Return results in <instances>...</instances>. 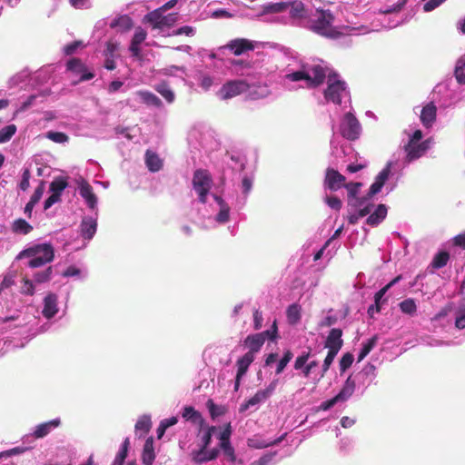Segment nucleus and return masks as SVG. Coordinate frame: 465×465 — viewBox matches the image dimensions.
I'll return each instance as SVG.
<instances>
[{
  "label": "nucleus",
  "mask_w": 465,
  "mask_h": 465,
  "mask_svg": "<svg viewBox=\"0 0 465 465\" xmlns=\"http://www.w3.org/2000/svg\"><path fill=\"white\" fill-rule=\"evenodd\" d=\"M326 77L325 100L335 104L350 102V93L341 76L337 74H327V68L316 62L300 60L288 64L281 83L290 90L296 87L312 88L322 84Z\"/></svg>",
  "instance_id": "nucleus-1"
},
{
  "label": "nucleus",
  "mask_w": 465,
  "mask_h": 465,
  "mask_svg": "<svg viewBox=\"0 0 465 465\" xmlns=\"http://www.w3.org/2000/svg\"><path fill=\"white\" fill-rule=\"evenodd\" d=\"M399 163L397 161H389L385 167L377 174L374 182L370 187L366 197L361 198L357 205V211L350 216V223H356L357 221L368 215L372 211L373 205L368 201L380 193L382 188H385L386 193L392 192L397 186V179L393 181L394 174L399 171Z\"/></svg>",
  "instance_id": "nucleus-2"
},
{
  "label": "nucleus",
  "mask_w": 465,
  "mask_h": 465,
  "mask_svg": "<svg viewBox=\"0 0 465 465\" xmlns=\"http://www.w3.org/2000/svg\"><path fill=\"white\" fill-rule=\"evenodd\" d=\"M261 16L268 22L285 25H301L306 15L304 5L301 1L266 3L261 6Z\"/></svg>",
  "instance_id": "nucleus-3"
},
{
  "label": "nucleus",
  "mask_w": 465,
  "mask_h": 465,
  "mask_svg": "<svg viewBox=\"0 0 465 465\" xmlns=\"http://www.w3.org/2000/svg\"><path fill=\"white\" fill-rule=\"evenodd\" d=\"M334 15L330 10L316 9L311 14L308 20V28L322 36L336 39L341 35H358L365 34L367 30L356 27H343L341 31L333 26Z\"/></svg>",
  "instance_id": "nucleus-4"
},
{
  "label": "nucleus",
  "mask_w": 465,
  "mask_h": 465,
  "mask_svg": "<svg viewBox=\"0 0 465 465\" xmlns=\"http://www.w3.org/2000/svg\"><path fill=\"white\" fill-rule=\"evenodd\" d=\"M199 209L202 226L205 229H214L226 224L231 218V207L220 196L212 195L208 203Z\"/></svg>",
  "instance_id": "nucleus-5"
},
{
  "label": "nucleus",
  "mask_w": 465,
  "mask_h": 465,
  "mask_svg": "<svg viewBox=\"0 0 465 465\" xmlns=\"http://www.w3.org/2000/svg\"><path fill=\"white\" fill-rule=\"evenodd\" d=\"M54 251L53 246L47 242L36 243L24 250L18 258H28L27 266L30 268L41 267L53 261Z\"/></svg>",
  "instance_id": "nucleus-6"
},
{
  "label": "nucleus",
  "mask_w": 465,
  "mask_h": 465,
  "mask_svg": "<svg viewBox=\"0 0 465 465\" xmlns=\"http://www.w3.org/2000/svg\"><path fill=\"white\" fill-rule=\"evenodd\" d=\"M213 183V178L207 170L197 169L194 171L192 179V190L200 203H207L212 195H214L211 193Z\"/></svg>",
  "instance_id": "nucleus-7"
},
{
  "label": "nucleus",
  "mask_w": 465,
  "mask_h": 465,
  "mask_svg": "<svg viewBox=\"0 0 465 465\" xmlns=\"http://www.w3.org/2000/svg\"><path fill=\"white\" fill-rule=\"evenodd\" d=\"M293 367L296 371H301L302 377L311 379L315 384L322 379L318 378L321 374V367L311 351H303L299 355L294 361Z\"/></svg>",
  "instance_id": "nucleus-8"
},
{
  "label": "nucleus",
  "mask_w": 465,
  "mask_h": 465,
  "mask_svg": "<svg viewBox=\"0 0 465 465\" xmlns=\"http://www.w3.org/2000/svg\"><path fill=\"white\" fill-rule=\"evenodd\" d=\"M409 135V142L405 145L406 162L409 163L421 155L430 148V140L421 141L422 133L420 130H415L412 134Z\"/></svg>",
  "instance_id": "nucleus-9"
},
{
  "label": "nucleus",
  "mask_w": 465,
  "mask_h": 465,
  "mask_svg": "<svg viewBox=\"0 0 465 465\" xmlns=\"http://www.w3.org/2000/svg\"><path fill=\"white\" fill-rule=\"evenodd\" d=\"M144 20L151 25L153 30L164 33L166 29L171 28L177 22L178 14H166L164 9L158 8L147 14Z\"/></svg>",
  "instance_id": "nucleus-10"
},
{
  "label": "nucleus",
  "mask_w": 465,
  "mask_h": 465,
  "mask_svg": "<svg viewBox=\"0 0 465 465\" xmlns=\"http://www.w3.org/2000/svg\"><path fill=\"white\" fill-rule=\"evenodd\" d=\"M339 132L347 140H356L361 133V126L355 115L349 112L341 120Z\"/></svg>",
  "instance_id": "nucleus-11"
},
{
  "label": "nucleus",
  "mask_w": 465,
  "mask_h": 465,
  "mask_svg": "<svg viewBox=\"0 0 465 465\" xmlns=\"http://www.w3.org/2000/svg\"><path fill=\"white\" fill-rule=\"evenodd\" d=\"M277 332L275 322H273L272 330L248 335L245 339V345L249 349L248 352H252V355L258 352L267 339L273 340Z\"/></svg>",
  "instance_id": "nucleus-12"
},
{
  "label": "nucleus",
  "mask_w": 465,
  "mask_h": 465,
  "mask_svg": "<svg viewBox=\"0 0 465 465\" xmlns=\"http://www.w3.org/2000/svg\"><path fill=\"white\" fill-rule=\"evenodd\" d=\"M248 83L244 80H232L225 83L217 92L221 100H228L246 92Z\"/></svg>",
  "instance_id": "nucleus-13"
},
{
  "label": "nucleus",
  "mask_w": 465,
  "mask_h": 465,
  "mask_svg": "<svg viewBox=\"0 0 465 465\" xmlns=\"http://www.w3.org/2000/svg\"><path fill=\"white\" fill-rule=\"evenodd\" d=\"M52 272V267H48L41 272H35L33 275L34 280H30L27 277H25L21 285V292L26 295H33L35 293L34 282L44 283L50 281Z\"/></svg>",
  "instance_id": "nucleus-14"
},
{
  "label": "nucleus",
  "mask_w": 465,
  "mask_h": 465,
  "mask_svg": "<svg viewBox=\"0 0 465 465\" xmlns=\"http://www.w3.org/2000/svg\"><path fill=\"white\" fill-rule=\"evenodd\" d=\"M77 189L88 208L92 211H95V215H97L98 199L94 193L93 187L84 179L80 178L77 180Z\"/></svg>",
  "instance_id": "nucleus-15"
},
{
  "label": "nucleus",
  "mask_w": 465,
  "mask_h": 465,
  "mask_svg": "<svg viewBox=\"0 0 465 465\" xmlns=\"http://www.w3.org/2000/svg\"><path fill=\"white\" fill-rule=\"evenodd\" d=\"M66 68L67 71L78 77L77 80L73 81V84H74L82 81L90 80L94 77V74L89 72L85 64H83L79 59H70L67 62Z\"/></svg>",
  "instance_id": "nucleus-16"
},
{
  "label": "nucleus",
  "mask_w": 465,
  "mask_h": 465,
  "mask_svg": "<svg viewBox=\"0 0 465 465\" xmlns=\"http://www.w3.org/2000/svg\"><path fill=\"white\" fill-rule=\"evenodd\" d=\"M230 436H231V425L228 424L223 430L219 432V440H220V448L222 449L224 457L226 460L232 463L236 461V457L234 455V450L231 446L230 443Z\"/></svg>",
  "instance_id": "nucleus-17"
},
{
  "label": "nucleus",
  "mask_w": 465,
  "mask_h": 465,
  "mask_svg": "<svg viewBox=\"0 0 465 465\" xmlns=\"http://www.w3.org/2000/svg\"><path fill=\"white\" fill-rule=\"evenodd\" d=\"M59 312L58 297L55 293H48L43 301V307L41 313L47 319H53Z\"/></svg>",
  "instance_id": "nucleus-18"
},
{
  "label": "nucleus",
  "mask_w": 465,
  "mask_h": 465,
  "mask_svg": "<svg viewBox=\"0 0 465 465\" xmlns=\"http://www.w3.org/2000/svg\"><path fill=\"white\" fill-rule=\"evenodd\" d=\"M254 361L252 352H246L242 358L237 361V373L234 382V391H238L242 378L245 375L249 366Z\"/></svg>",
  "instance_id": "nucleus-19"
},
{
  "label": "nucleus",
  "mask_w": 465,
  "mask_h": 465,
  "mask_svg": "<svg viewBox=\"0 0 465 465\" xmlns=\"http://www.w3.org/2000/svg\"><path fill=\"white\" fill-rule=\"evenodd\" d=\"M324 184L331 191H337L345 185V177L338 171L329 168L326 171Z\"/></svg>",
  "instance_id": "nucleus-20"
},
{
  "label": "nucleus",
  "mask_w": 465,
  "mask_h": 465,
  "mask_svg": "<svg viewBox=\"0 0 465 465\" xmlns=\"http://www.w3.org/2000/svg\"><path fill=\"white\" fill-rule=\"evenodd\" d=\"M119 45L115 42L109 41L106 43L105 49L104 51V67L107 70H114L116 67L115 59L119 56L118 54Z\"/></svg>",
  "instance_id": "nucleus-21"
},
{
  "label": "nucleus",
  "mask_w": 465,
  "mask_h": 465,
  "mask_svg": "<svg viewBox=\"0 0 465 465\" xmlns=\"http://www.w3.org/2000/svg\"><path fill=\"white\" fill-rule=\"evenodd\" d=\"M61 425L60 418H55L54 420L40 423L36 425L32 432V435L35 439H42L51 433L54 430L58 428Z\"/></svg>",
  "instance_id": "nucleus-22"
},
{
  "label": "nucleus",
  "mask_w": 465,
  "mask_h": 465,
  "mask_svg": "<svg viewBox=\"0 0 465 465\" xmlns=\"http://www.w3.org/2000/svg\"><path fill=\"white\" fill-rule=\"evenodd\" d=\"M147 36L146 31L142 27H136L131 40L129 51L134 57L141 55V45L145 41Z\"/></svg>",
  "instance_id": "nucleus-23"
},
{
  "label": "nucleus",
  "mask_w": 465,
  "mask_h": 465,
  "mask_svg": "<svg viewBox=\"0 0 465 465\" xmlns=\"http://www.w3.org/2000/svg\"><path fill=\"white\" fill-rule=\"evenodd\" d=\"M97 230V218L93 216H84L81 223V235L86 239L91 240Z\"/></svg>",
  "instance_id": "nucleus-24"
},
{
  "label": "nucleus",
  "mask_w": 465,
  "mask_h": 465,
  "mask_svg": "<svg viewBox=\"0 0 465 465\" xmlns=\"http://www.w3.org/2000/svg\"><path fill=\"white\" fill-rule=\"evenodd\" d=\"M341 335V330L332 329L326 339L325 347L329 351H334L339 352L342 346Z\"/></svg>",
  "instance_id": "nucleus-25"
},
{
  "label": "nucleus",
  "mask_w": 465,
  "mask_h": 465,
  "mask_svg": "<svg viewBox=\"0 0 465 465\" xmlns=\"http://www.w3.org/2000/svg\"><path fill=\"white\" fill-rule=\"evenodd\" d=\"M218 455V450L213 449L208 450L200 447L198 450H193L192 459L196 464H201L215 459Z\"/></svg>",
  "instance_id": "nucleus-26"
},
{
  "label": "nucleus",
  "mask_w": 465,
  "mask_h": 465,
  "mask_svg": "<svg viewBox=\"0 0 465 465\" xmlns=\"http://www.w3.org/2000/svg\"><path fill=\"white\" fill-rule=\"evenodd\" d=\"M246 92L252 99L265 98L271 94V90L266 84H248Z\"/></svg>",
  "instance_id": "nucleus-27"
},
{
  "label": "nucleus",
  "mask_w": 465,
  "mask_h": 465,
  "mask_svg": "<svg viewBox=\"0 0 465 465\" xmlns=\"http://www.w3.org/2000/svg\"><path fill=\"white\" fill-rule=\"evenodd\" d=\"M437 107L433 103L427 104L420 111V121L425 127H430L436 118Z\"/></svg>",
  "instance_id": "nucleus-28"
},
{
  "label": "nucleus",
  "mask_w": 465,
  "mask_h": 465,
  "mask_svg": "<svg viewBox=\"0 0 465 465\" xmlns=\"http://www.w3.org/2000/svg\"><path fill=\"white\" fill-rule=\"evenodd\" d=\"M387 207L385 204H379L373 213H369L366 223L374 227L379 225L387 216Z\"/></svg>",
  "instance_id": "nucleus-29"
},
{
  "label": "nucleus",
  "mask_w": 465,
  "mask_h": 465,
  "mask_svg": "<svg viewBox=\"0 0 465 465\" xmlns=\"http://www.w3.org/2000/svg\"><path fill=\"white\" fill-rule=\"evenodd\" d=\"M227 47L235 54L240 55L246 51L252 50L253 45L252 42L246 39H235L231 41Z\"/></svg>",
  "instance_id": "nucleus-30"
},
{
  "label": "nucleus",
  "mask_w": 465,
  "mask_h": 465,
  "mask_svg": "<svg viewBox=\"0 0 465 465\" xmlns=\"http://www.w3.org/2000/svg\"><path fill=\"white\" fill-rule=\"evenodd\" d=\"M144 162L148 170L153 173L160 171L163 167V160L156 153L151 150L146 151Z\"/></svg>",
  "instance_id": "nucleus-31"
},
{
  "label": "nucleus",
  "mask_w": 465,
  "mask_h": 465,
  "mask_svg": "<svg viewBox=\"0 0 465 465\" xmlns=\"http://www.w3.org/2000/svg\"><path fill=\"white\" fill-rule=\"evenodd\" d=\"M356 384L351 377H349L344 382L341 391L334 397L338 402L347 401L354 392Z\"/></svg>",
  "instance_id": "nucleus-32"
},
{
  "label": "nucleus",
  "mask_w": 465,
  "mask_h": 465,
  "mask_svg": "<svg viewBox=\"0 0 465 465\" xmlns=\"http://www.w3.org/2000/svg\"><path fill=\"white\" fill-rule=\"evenodd\" d=\"M183 417L186 420L198 425L203 430V427L204 426V420L203 419L201 413L195 411L194 408L191 406L184 407L183 411Z\"/></svg>",
  "instance_id": "nucleus-33"
},
{
  "label": "nucleus",
  "mask_w": 465,
  "mask_h": 465,
  "mask_svg": "<svg viewBox=\"0 0 465 465\" xmlns=\"http://www.w3.org/2000/svg\"><path fill=\"white\" fill-rule=\"evenodd\" d=\"M220 430L219 428L215 426H203V430L200 428V434L201 435V444L200 447L203 449H207L208 446L211 443V439L215 432Z\"/></svg>",
  "instance_id": "nucleus-34"
},
{
  "label": "nucleus",
  "mask_w": 465,
  "mask_h": 465,
  "mask_svg": "<svg viewBox=\"0 0 465 465\" xmlns=\"http://www.w3.org/2000/svg\"><path fill=\"white\" fill-rule=\"evenodd\" d=\"M143 465H152L154 459V451H153V442L152 439H147L145 440V443L143 445Z\"/></svg>",
  "instance_id": "nucleus-35"
},
{
  "label": "nucleus",
  "mask_w": 465,
  "mask_h": 465,
  "mask_svg": "<svg viewBox=\"0 0 465 465\" xmlns=\"http://www.w3.org/2000/svg\"><path fill=\"white\" fill-rule=\"evenodd\" d=\"M110 26L118 31L126 32L133 27V21L128 15H122L112 21Z\"/></svg>",
  "instance_id": "nucleus-36"
},
{
  "label": "nucleus",
  "mask_w": 465,
  "mask_h": 465,
  "mask_svg": "<svg viewBox=\"0 0 465 465\" xmlns=\"http://www.w3.org/2000/svg\"><path fill=\"white\" fill-rule=\"evenodd\" d=\"M151 426V417L149 415H143L136 421L135 432L136 434H139L140 437H142L149 431Z\"/></svg>",
  "instance_id": "nucleus-37"
},
{
  "label": "nucleus",
  "mask_w": 465,
  "mask_h": 465,
  "mask_svg": "<svg viewBox=\"0 0 465 465\" xmlns=\"http://www.w3.org/2000/svg\"><path fill=\"white\" fill-rule=\"evenodd\" d=\"M362 186L361 183H345L344 187L348 191L349 203L351 205H357L361 200L356 198V195Z\"/></svg>",
  "instance_id": "nucleus-38"
},
{
  "label": "nucleus",
  "mask_w": 465,
  "mask_h": 465,
  "mask_svg": "<svg viewBox=\"0 0 465 465\" xmlns=\"http://www.w3.org/2000/svg\"><path fill=\"white\" fill-rule=\"evenodd\" d=\"M301 306L297 303L291 304L286 311L287 321L290 324L294 325L301 320Z\"/></svg>",
  "instance_id": "nucleus-39"
},
{
  "label": "nucleus",
  "mask_w": 465,
  "mask_h": 465,
  "mask_svg": "<svg viewBox=\"0 0 465 465\" xmlns=\"http://www.w3.org/2000/svg\"><path fill=\"white\" fill-rule=\"evenodd\" d=\"M136 95L145 104L159 107L162 104L161 100L153 93L148 91H139Z\"/></svg>",
  "instance_id": "nucleus-40"
},
{
  "label": "nucleus",
  "mask_w": 465,
  "mask_h": 465,
  "mask_svg": "<svg viewBox=\"0 0 465 465\" xmlns=\"http://www.w3.org/2000/svg\"><path fill=\"white\" fill-rule=\"evenodd\" d=\"M12 230L18 234H28L33 227L24 219H17L13 223Z\"/></svg>",
  "instance_id": "nucleus-41"
},
{
  "label": "nucleus",
  "mask_w": 465,
  "mask_h": 465,
  "mask_svg": "<svg viewBox=\"0 0 465 465\" xmlns=\"http://www.w3.org/2000/svg\"><path fill=\"white\" fill-rule=\"evenodd\" d=\"M155 90L168 102L173 103L174 101L175 95L170 86L163 82L156 85Z\"/></svg>",
  "instance_id": "nucleus-42"
},
{
  "label": "nucleus",
  "mask_w": 465,
  "mask_h": 465,
  "mask_svg": "<svg viewBox=\"0 0 465 465\" xmlns=\"http://www.w3.org/2000/svg\"><path fill=\"white\" fill-rule=\"evenodd\" d=\"M129 444H130L129 438H126L124 440L119 451L117 452L112 465H123L124 464V461L127 456Z\"/></svg>",
  "instance_id": "nucleus-43"
},
{
  "label": "nucleus",
  "mask_w": 465,
  "mask_h": 465,
  "mask_svg": "<svg viewBox=\"0 0 465 465\" xmlns=\"http://www.w3.org/2000/svg\"><path fill=\"white\" fill-rule=\"evenodd\" d=\"M399 307L401 311V312L408 314L410 316H412L417 312V305L413 299L409 298L405 299L401 302H400Z\"/></svg>",
  "instance_id": "nucleus-44"
},
{
  "label": "nucleus",
  "mask_w": 465,
  "mask_h": 465,
  "mask_svg": "<svg viewBox=\"0 0 465 465\" xmlns=\"http://www.w3.org/2000/svg\"><path fill=\"white\" fill-rule=\"evenodd\" d=\"M401 279V275L397 276L396 278H394L392 281H391L388 284H386L383 288H381L375 294V304H376V307H377V311H379V306H380L381 301L382 297L384 296V294L388 292V290L391 287H392L397 282H399Z\"/></svg>",
  "instance_id": "nucleus-45"
},
{
  "label": "nucleus",
  "mask_w": 465,
  "mask_h": 465,
  "mask_svg": "<svg viewBox=\"0 0 465 465\" xmlns=\"http://www.w3.org/2000/svg\"><path fill=\"white\" fill-rule=\"evenodd\" d=\"M338 354V351H329L328 353L323 361V363L321 367V374L318 376V378H323L327 371L330 369V366L333 362L336 355Z\"/></svg>",
  "instance_id": "nucleus-46"
},
{
  "label": "nucleus",
  "mask_w": 465,
  "mask_h": 465,
  "mask_svg": "<svg viewBox=\"0 0 465 465\" xmlns=\"http://www.w3.org/2000/svg\"><path fill=\"white\" fill-rule=\"evenodd\" d=\"M16 133V126L9 124L0 129V143L8 142Z\"/></svg>",
  "instance_id": "nucleus-47"
},
{
  "label": "nucleus",
  "mask_w": 465,
  "mask_h": 465,
  "mask_svg": "<svg viewBox=\"0 0 465 465\" xmlns=\"http://www.w3.org/2000/svg\"><path fill=\"white\" fill-rule=\"evenodd\" d=\"M278 384V380H273L265 389L259 390L256 392V395L262 400V401H265L275 391Z\"/></svg>",
  "instance_id": "nucleus-48"
},
{
  "label": "nucleus",
  "mask_w": 465,
  "mask_h": 465,
  "mask_svg": "<svg viewBox=\"0 0 465 465\" xmlns=\"http://www.w3.org/2000/svg\"><path fill=\"white\" fill-rule=\"evenodd\" d=\"M197 80L199 85L204 91H208L214 84V78L208 74L200 73Z\"/></svg>",
  "instance_id": "nucleus-49"
},
{
  "label": "nucleus",
  "mask_w": 465,
  "mask_h": 465,
  "mask_svg": "<svg viewBox=\"0 0 465 465\" xmlns=\"http://www.w3.org/2000/svg\"><path fill=\"white\" fill-rule=\"evenodd\" d=\"M378 341L377 336H373L369 339L365 343H363L361 352L359 354V361L363 360L371 351L375 347Z\"/></svg>",
  "instance_id": "nucleus-50"
},
{
  "label": "nucleus",
  "mask_w": 465,
  "mask_h": 465,
  "mask_svg": "<svg viewBox=\"0 0 465 465\" xmlns=\"http://www.w3.org/2000/svg\"><path fill=\"white\" fill-rule=\"evenodd\" d=\"M252 187V178H250L248 176H244L242 178V191L243 196L239 201L241 205H244L245 204L247 196H248L249 193L251 192Z\"/></svg>",
  "instance_id": "nucleus-51"
},
{
  "label": "nucleus",
  "mask_w": 465,
  "mask_h": 465,
  "mask_svg": "<svg viewBox=\"0 0 465 465\" xmlns=\"http://www.w3.org/2000/svg\"><path fill=\"white\" fill-rule=\"evenodd\" d=\"M45 136L47 139H49L56 143L64 144V143H67L69 140V137L67 136V134H65L64 133H62V132L49 131L45 134Z\"/></svg>",
  "instance_id": "nucleus-52"
},
{
  "label": "nucleus",
  "mask_w": 465,
  "mask_h": 465,
  "mask_svg": "<svg viewBox=\"0 0 465 465\" xmlns=\"http://www.w3.org/2000/svg\"><path fill=\"white\" fill-rule=\"evenodd\" d=\"M66 186L67 183L64 179H55L50 184V192L61 197Z\"/></svg>",
  "instance_id": "nucleus-53"
},
{
  "label": "nucleus",
  "mask_w": 465,
  "mask_h": 465,
  "mask_svg": "<svg viewBox=\"0 0 465 465\" xmlns=\"http://www.w3.org/2000/svg\"><path fill=\"white\" fill-rule=\"evenodd\" d=\"M64 277H74L83 279L86 276V272L75 266H69L63 273Z\"/></svg>",
  "instance_id": "nucleus-54"
},
{
  "label": "nucleus",
  "mask_w": 465,
  "mask_h": 465,
  "mask_svg": "<svg viewBox=\"0 0 465 465\" xmlns=\"http://www.w3.org/2000/svg\"><path fill=\"white\" fill-rule=\"evenodd\" d=\"M292 352L290 350H287L282 358L278 361L277 367H276V374H280L283 371L287 364L291 361L292 359Z\"/></svg>",
  "instance_id": "nucleus-55"
},
{
  "label": "nucleus",
  "mask_w": 465,
  "mask_h": 465,
  "mask_svg": "<svg viewBox=\"0 0 465 465\" xmlns=\"http://www.w3.org/2000/svg\"><path fill=\"white\" fill-rule=\"evenodd\" d=\"M449 253L446 252H440L438 253L433 261H432V265L434 268H442L443 266H445L449 261Z\"/></svg>",
  "instance_id": "nucleus-56"
},
{
  "label": "nucleus",
  "mask_w": 465,
  "mask_h": 465,
  "mask_svg": "<svg viewBox=\"0 0 465 465\" xmlns=\"http://www.w3.org/2000/svg\"><path fill=\"white\" fill-rule=\"evenodd\" d=\"M262 400L256 395V393L250 398L248 401L241 404L239 408L240 412H245L247 410H249L251 407H256L260 403H262Z\"/></svg>",
  "instance_id": "nucleus-57"
},
{
  "label": "nucleus",
  "mask_w": 465,
  "mask_h": 465,
  "mask_svg": "<svg viewBox=\"0 0 465 465\" xmlns=\"http://www.w3.org/2000/svg\"><path fill=\"white\" fill-rule=\"evenodd\" d=\"M164 74L166 75L181 77L182 79H184V76L186 75L185 69L183 67L175 65L165 68Z\"/></svg>",
  "instance_id": "nucleus-58"
},
{
  "label": "nucleus",
  "mask_w": 465,
  "mask_h": 465,
  "mask_svg": "<svg viewBox=\"0 0 465 465\" xmlns=\"http://www.w3.org/2000/svg\"><path fill=\"white\" fill-rule=\"evenodd\" d=\"M455 76L460 84H465V61L460 60L455 69Z\"/></svg>",
  "instance_id": "nucleus-59"
},
{
  "label": "nucleus",
  "mask_w": 465,
  "mask_h": 465,
  "mask_svg": "<svg viewBox=\"0 0 465 465\" xmlns=\"http://www.w3.org/2000/svg\"><path fill=\"white\" fill-rule=\"evenodd\" d=\"M455 327L459 330L465 328V307H461L455 312Z\"/></svg>",
  "instance_id": "nucleus-60"
},
{
  "label": "nucleus",
  "mask_w": 465,
  "mask_h": 465,
  "mask_svg": "<svg viewBox=\"0 0 465 465\" xmlns=\"http://www.w3.org/2000/svg\"><path fill=\"white\" fill-rule=\"evenodd\" d=\"M447 0H422L423 2V11L424 12H431L434 9L438 8Z\"/></svg>",
  "instance_id": "nucleus-61"
},
{
  "label": "nucleus",
  "mask_w": 465,
  "mask_h": 465,
  "mask_svg": "<svg viewBox=\"0 0 465 465\" xmlns=\"http://www.w3.org/2000/svg\"><path fill=\"white\" fill-rule=\"evenodd\" d=\"M29 76H30V74L26 70H24V71L18 73L17 74L14 75L10 79V81H9L10 85H12V86L18 85L21 83H23L24 81H25Z\"/></svg>",
  "instance_id": "nucleus-62"
},
{
  "label": "nucleus",
  "mask_w": 465,
  "mask_h": 465,
  "mask_svg": "<svg viewBox=\"0 0 465 465\" xmlns=\"http://www.w3.org/2000/svg\"><path fill=\"white\" fill-rule=\"evenodd\" d=\"M68 2L75 9H90L93 5L92 0H68Z\"/></svg>",
  "instance_id": "nucleus-63"
},
{
  "label": "nucleus",
  "mask_w": 465,
  "mask_h": 465,
  "mask_svg": "<svg viewBox=\"0 0 465 465\" xmlns=\"http://www.w3.org/2000/svg\"><path fill=\"white\" fill-rule=\"evenodd\" d=\"M353 362V356L351 353L344 354L340 361V370L345 371Z\"/></svg>",
  "instance_id": "nucleus-64"
}]
</instances>
